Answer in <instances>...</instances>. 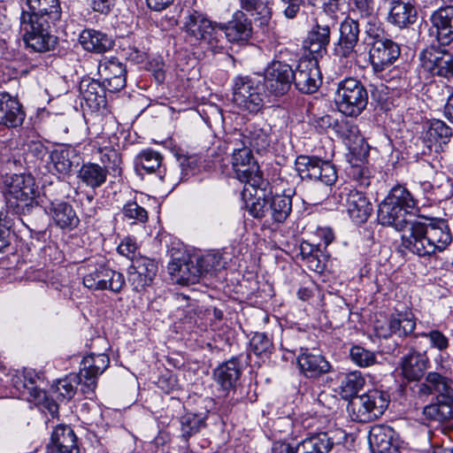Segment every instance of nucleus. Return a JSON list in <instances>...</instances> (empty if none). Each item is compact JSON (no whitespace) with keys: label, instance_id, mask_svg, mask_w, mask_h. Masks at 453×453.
<instances>
[{"label":"nucleus","instance_id":"nucleus-1","mask_svg":"<svg viewBox=\"0 0 453 453\" xmlns=\"http://www.w3.org/2000/svg\"><path fill=\"white\" fill-rule=\"evenodd\" d=\"M409 214L384 198L378 209V221L402 232V246L421 257L443 251L451 242L452 235L444 221L426 223L408 219Z\"/></svg>","mask_w":453,"mask_h":453},{"label":"nucleus","instance_id":"nucleus-2","mask_svg":"<svg viewBox=\"0 0 453 453\" xmlns=\"http://www.w3.org/2000/svg\"><path fill=\"white\" fill-rule=\"evenodd\" d=\"M0 188L6 212L17 215L28 228L37 227L44 211L37 200L39 188L30 173L6 174L2 177Z\"/></svg>","mask_w":453,"mask_h":453},{"label":"nucleus","instance_id":"nucleus-3","mask_svg":"<svg viewBox=\"0 0 453 453\" xmlns=\"http://www.w3.org/2000/svg\"><path fill=\"white\" fill-rule=\"evenodd\" d=\"M225 144V153L230 154V163L235 178L256 189H265L267 182L253 158L251 149L243 141V135L234 132L227 135Z\"/></svg>","mask_w":453,"mask_h":453},{"label":"nucleus","instance_id":"nucleus-4","mask_svg":"<svg viewBox=\"0 0 453 453\" xmlns=\"http://www.w3.org/2000/svg\"><path fill=\"white\" fill-rule=\"evenodd\" d=\"M57 21L45 16L21 14L20 28L27 47L35 52H46L53 49L57 37L52 35L51 27Z\"/></svg>","mask_w":453,"mask_h":453},{"label":"nucleus","instance_id":"nucleus-5","mask_svg":"<svg viewBox=\"0 0 453 453\" xmlns=\"http://www.w3.org/2000/svg\"><path fill=\"white\" fill-rule=\"evenodd\" d=\"M389 403L388 393L372 389L353 397L347 411L351 420L360 423L371 422L383 415Z\"/></svg>","mask_w":453,"mask_h":453},{"label":"nucleus","instance_id":"nucleus-6","mask_svg":"<svg viewBox=\"0 0 453 453\" xmlns=\"http://www.w3.org/2000/svg\"><path fill=\"white\" fill-rule=\"evenodd\" d=\"M334 101L345 116L357 117L367 106L368 92L360 81L346 78L337 84Z\"/></svg>","mask_w":453,"mask_h":453},{"label":"nucleus","instance_id":"nucleus-7","mask_svg":"<svg viewBox=\"0 0 453 453\" xmlns=\"http://www.w3.org/2000/svg\"><path fill=\"white\" fill-rule=\"evenodd\" d=\"M260 82L249 77L238 76L233 86V103L244 112L256 114L264 106Z\"/></svg>","mask_w":453,"mask_h":453},{"label":"nucleus","instance_id":"nucleus-8","mask_svg":"<svg viewBox=\"0 0 453 453\" xmlns=\"http://www.w3.org/2000/svg\"><path fill=\"white\" fill-rule=\"evenodd\" d=\"M124 275L112 270L104 262L88 265V273L83 276V285L91 290H109L119 294L125 287Z\"/></svg>","mask_w":453,"mask_h":453},{"label":"nucleus","instance_id":"nucleus-9","mask_svg":"<svg viewBox=\"0 0 453 453\" xmlns=\"http://www.w3.org/2000/svg\"><path fill=\"white\" fill-rule=\"evenodd\" d=\"M295 165L303 180H314L326 186H332L338 178L335 166L318 157L300 155L296 157Z\"/></svg>","mask_w":453,"mask_h":453},{"label":"nucleus","instance_id":"nucleus-10","mask_svg":"<svg viewBox=\"0 0 453 453\" xmlns=\"http://www.w3.org/2000/svg\"><path fill=\"white\" fill-rule=\"evenodd\" d=\"M293 79L294 70L289 65L274 61L265 70L264 85L270 95L281 96L289 90Z\"/></svg>","mask_w":453,"mask_h":453},{"label":"nucleus","instance_id":"nucleus-11","mask_svg":"<svg viewBox=\"0 0 453 453\" xmlns=\"http://www.w3.org/2000/svg\"><path fill=\"white\" fill-rule=\"evenodd\" d=\"M339 196L353 222L359 225L367 221L372 212V204L362 191L344 187Z\"/></svg>","mask_w":453,"mask_h":453},{"label":"nucleus","instance_id":"nucleus-12","mask_svg":"<svg viewBox=\"0 0 453 453\" xmlns=\"http://www.w3.org/2000/svg\"><path fill=\"white\" fill-rule=\"evenodd\" d=\"M420 60L431 73L448 79L453 77V55L445 49L426 48L421 52Z\"/></svg>","mask_w":453,"mask_h":453},{"label":"nucleus","instance_id":"nucleus-13","mask_svg":"<svg viewBox=\"0 0 453 453\" xmlns=\"http://www.w3.org/2000/svg\"><path fill=\"white\" fill-rule=\"evenodd\" d=\"M293 83L303 94L315 93L322 83L320 70L316 59H301L294 71Z\"/></svg>","mask_w":453,"mask_h":453},{"label":"nucleus","instance_id":"nucleus-14","mask_svg":"<svg viewBox=\"0 0 453 453\" xmlns=\"http://www.w3.org/2000/svg\"><path fill=\"white\" fill-rule=\"evenodd\" d=\"M157 272V265L153 259L139 256L128 268L127 279L134 291H142L150 286Z\"/></svg>","mask_w":453,"mask_h":453},{"label":"nucleus","instance_id":"nucleus-15","mask_svg":"<svg viewBox=\"0 0 453 453\" xmlns=\"http://www.w3.org/2000/svg\"><path fill=\"white\" fill-rule=\"evenodd\" d=\"M98 73L104 88L110 92H118L126 87V65L116 58H105L99 63Z\"/></svg>","mask_w":453,"mask_h":453},{"label":"nucleus","instance_id":"nucleus-16","mask_svg":"<svg viewBox=\"0 0 453 453\" xmlns=\"http://www.w3.org/2000/svg\"><path fill=\"white\" fill-rule=\"evenodd\" d=\"M399 56V45L388 38L375 42L369 50V61L375 73L391 65Z\"/></svg>","mask_w":453,"mask_h":453},{"label":"nucleus","instance_id":"nucleus-17","mask_svg":"<svg viewBox=\"0 0 453 453\" xmlns=\"http://www.w3.org/2000/svg\"><path fill=\"white\" fill-rule=\"evenodd\" d=\"M359 24L353 19H345L340 27V39L336 53L340 57L353 58L358 63V58L361 54H357L355 50L359 39Z\"/></svg>","mask_w":453,"mask_h":453},{"label":"nucleus","instance_id":"nucleus-18","mask_svg":"<svg viewBox=\"0 0 453 453\" xmlns=\"http://www.w3.org/2000/svg\"><path fill=\"white\" fill-rule=\"evenodd\" d=\"M368 442L372 453H394L398 448L395 431L386 425L373 426L368 435Z\"/></svg>","mask_w":453,"mask_h":453},{"label":"nucleus","instance_id":"nucleus-19","mask_svg":"<svg viewBox=\"0 0 453 453\" xmlns=\"http://www.w3.org/2000/svg\"><path fill=\"white\" fill-rule=\"evenodd\" d=\"M26 112L17 97L7 92H0V125L8 128L20 127Z\"/></svg>","mask_w":453,"mask_h":453},{"label":"nucleus","instance_id":"nucleus-20","mask_svg":"<svg viewBox=\"0 0 453 453\" xmlns=\"http://www.w3.org/2000/svg\"><path fill=\"white\" fill-rule=\"evenodd\" d=\"M47 449L49 453H80L78 438L73 428L67 425H58Z\"/></svg>","mask_w":453,"mask_h":453},{"label":"nucleus","instance_id":"nucleus-21","mask_svg":"<svg viewBox=\"0 0 453 453\" xmlns=\"http://www.w3.org/2000/svg\"><path fill=\"white\" fill-rule=\"evenodd\" d=\"M222 29L226 40L232 43L246 42L252 35L251 20L242 11L235 12L230 20L223 23Z\"/></svg>","mask_w":453,"mask_h":453},{"label":"nucleus","instance_id":"nucleus-22","mask_svg":"<svg viewBox=\"0 0 453 453\" xmlns=\"http://www.w3.org/2000/svg\"><path fill=\"white\" fill-rule=\"evenodd\" d=\"M333 19H324L321 17L315 19V25L309 31L305 40L306 48L311 53L325 51L330 42V30L334 26Z\"/></svg>","mask_w":453,"mask_h":453},{"label":"nucleus","instance_id":"nucleus-23","mask_svg":"<svg viewBox=\"0 0 453 453\" xmlns=\"http://www.w3.org/2000/svg\"><path fill=\"white\" fill-rule=\"evenodd\" d=\"M452 136V129L444 121L432 119L423 135V142L430 151L436 153L442 150Z\"/></svg>","mask_w":453,"mask_h":453},{"label":"nucleus","instance_id":"nucleus-24","mask_svg":"<svg viewBox=\"0 0 453 453\" xmlns=\"http://www.w3.org/2000/svg\"><path fill=\"white\" fill-rule=\"evenodd\" d=\"M431 22L435 29L436 38L441 45L453 41V6L447 5L431 15Z\"/></svg>","mask_w":453,"mask_h":453},{"label":"nucleus","instance_id":"nucleus-25","mask_svg":"<svg viewBox=\"0 0 453 453\" xmlns=\"http://www.w3.org/2000/svg\"><path fill=\"white\" fill-rule=\"evenodd\" d=\"M185 32L196 41L211 26V20L205 13L193 7L183 8L180 11Z\"/></svg>","mask_w":453,"mask_h":453},{"label":"nucleus","instance_id":"nucleus-26","mask_svg":"<svg viewBox=\"0 0 453 453\" xmlns=\"http://www.w3.org/2000/svg\"><path fill=\"white\" fill-rule=\"evenodd\" d=\"M168 271L182 285L195 284L200 279V271L194 256L173 260L168 265Z\"/></svg>","mask_w":453,"mask_h":453},{"label":"nucleus","instance_id":"nucleus-27","mask_svg":"<svg viewBox=\"0 0 453 453\" xmlns=\"http://www.w3.org/2000/svg\"><path fill=\"white\" fill-rule=\"evenodd\" d=\"M80 95L86 104L93 111L105 104L104 83L91 78H83L79 85Z\"/></svg>","mask_w":453,"mask_h":453},{"label":"nucleus","instance_id":"nucleus-28","mask_svg":"<svg viewBox=\"0 0 453 453\" xmlns=\"http://www.w3.org/2000/svg\"><path fill=\"white\" fill-rule=\"evenodd\" d=\"M297 364L301 372L307 378L318 377L330 370V365L323 356L313 354L307 349L298 355Z\"/></svg>","mask_w":453,"mask_h":453},{"label":"nucleus","instance_id":"nucleus-29","mask_svg":"<svg viewBox=\"0 0 453 453\" xmlns=\"http://www.w3.org/2000/svg\"><path fill=\"white\" fill-rule=\"evenodd\" d=\"M242 374V367L237 357L219 365L213 372L215 380L224 390L234 388Z\"/></svg>","mask_w":453,"mask_h":453},{"label":"nucleus","instance_id":"nucleus-30","mask_svg":"<svg viewBox=\"0 0 453 453\" xmlns=\"http://www.w3.org/2000/svg\"><path fill=\"white\" fill-rule=\"evenodd\" d=\"M388 21L395 27L403 28L413 24L417 19V11L410 4L401 0H390Z\"/></svg>","mask_w":453,"mask_h":453},{"label":"nucleus","instance_id":"nucleus-31","mask_svg":"<svg viewBox=\"0 0 453 453\" xmlns=\"http://www.w3.org/2000/svg\"><path fill=\"white\" fill-rule=\"evenodd\" d=\"M50 161L54 170L63 175H69L74 166L80 164V156L73 147L56 149L50 153Z\"/></svg>","mask_w":453,"mask_h":453},{"label":"nucleus","instance_id":"nucleus-32","mask_svg":"<svg viewBox=\"0 0 453 453\" xmlns=\"http://www.w3.org/2000/svg\"><path fill=\"white\" fill-rule=\"evenodd\" d=\"M50 211L56 226L63 230H73L80 223V219L73 206L66 202L51 203Z\"/></svg>","mask_w":453,"mask_h":453},{"label":"nucleus","instance_id":"nucleus-33","mask_svg":"<svg viewBox=\"0 0 453 453\" xmlns=\"http://www.w3.org/2000/svg\"><path fill=\"white\" fill-rule=\"evenodd\" d=\"M79 42L84 50L95 53L106 52L114 44L113 40L110 36L95 29L83 30L80 35Z\"/></svg>","mask_w":453,"mask_h":453},{"label":"nucleus","instance_id":"nucleus-34","mask_svg":"<svg viewBox=\"0 0 453 453\" xmlns=\"http://www.w3.org/2000/svg\"><path fill=\"white\" fill-rule=\"evenodd\" d=\"M334 441L327 433L312 434L301 441L295 448V453H328Z\"/></svg>","mask_w":453,"mask_h":453},{"label":"nucleus","instance_id":"nucleus-35","mask_svg":"<svg viewBox=\"0 0 453 453\" xmlns=\"http://www.w3.org/2000/svg\"><path fill=\"white\" fill-rule=\"evenodd\" d=\"M429 364L426 355L412 352L402 360V373L408 380H418L425 373Z\"/></svg>","mask_w":453,"mask_h":453},{"label":"nucleus","instance_id":"nucleus-36","mask_svg":"<svg viewBox=\"0 0 453 453\" xmlns=\"http://www.w3.org/2000/svg\"><path fill=\"white\" fill-rule=\"evenodd\" d=\"M295 192L277 194L269 199L270 219L275 223H283L292 211V195Z\"/></svg>","mask_w":453,"mask_h":453},{"label":"nucleus","instance_id":"nucleus-37","mask_svg":"<svg viewBox=\"0 0 453 453\" xmlns=\"http://www.w3.org/2000/svg\"><path fill=\"white\" fill-rule=\"evenodd\" d=\"M271 128L267 126L265 127L257 125H250L245 129V133H241L243 135V141L246 145L249 144L250 149L255 150L257 153L265 151L271 143Z\"/></svg>","mask_w":453,"mask_h":453},{"label":"nucleus","instance_id":"nucleus-38","mask_svg":"<svg viewBox=\"0 0 453 453\" xmlns=\"http://www.w3.org/2000/svg\"><path fill=\"white\" fill-rule=\"evenodd\" d=\"M162 156L152 150H142L134 158V165L137 172L144 171L147 173H157L163 180L165 171L162 170Z\"/></svg>","mask_w":453,"mask_h":453},{"label":"nucleus","instance_id":"nucleus-39","mask_svg":"<svg viewBox=\"0 0 453 453\" xmlns=\"http://www.w3.org/2000/svg\"><path fill=\"white\" fill-rule=\"evenodd\" d=\"M28 10H23L21 14H35L45 16L52 20H59L61 8L58 0H27Z\"/></svg>","mask_w":453,"mask_h":453},{"label":"nucleus","instance_id":"nucleus-40","mask_svg":"<svg viewBox=\"0 0 453 453\" xmlns=\"http://www.w3.org/2000/svg\"><path fill=\"white\" fill-rule=\"evenodd\" d=\"M108 170L96 163H85L79 170L78 177L91 188L101 187L107 179Z\"/></svg>","mask_w":453,"mask_h":453},{"label":"nucleus","instance_id":"nucleus-41","mask_svg":"<svg viewBox=\"0 0 453 453\" xmlns=\"http://www.w3.org/2000/svg\"><path fill=\"white\" fill-rule=\"evenodd\" d=\"M385 198L389 200L393 204L401 208L408 213L409 216L412 215L414 211L418 209V201L413 195L402 185L393 187Z\"/></svg>","mask_w":453,"mask_h":453},{"label":"nucleus","instance_id":"nucleus-42","mask_svg":"<svg viewBox=\"0 0 453 453\" xmlns=\"http://www.w3.org/2000/svg\"><path fill=\"white\" fill-rule=\"evenodd\" d=\"M388 327L392 334L399 337L407 336L412 334L416 327L414 315L410 311L392 314Z\"/></svg>","mask_w":453,"mask_h":453},{"label":"nucleus","instance_id":"nucleus-43","mask_svg":"<svg viewBox=\"0 0 453 453\" xmlns=\"http://www.w3.org/2000/svg\"><path fill=\"white\" fill-rule=\"evenodd\" d=\"M372 96L380 109L385 111L398 106L401 101L397 90L390 89L384 85L376 87L372 92Z\"/></svg>","mask_w":453,"mask_h":453},{"label":"nucleus","instance_id":"nucleus-44","mask_svg":"<svg viewBox=\"0 0 453 453\" xmlns=\"http://www.w3.org/2000/svg\"><path fill=\"white\" fill-rule=\"evenodd\" d=\"M110 358L106 354H90L86 356L81 362V371L98 378L109 366Z\"/></svg>","mask_w":453,"mask_h":453},{"label":"nucleus","instance_id":"nucleus-45","mask_svg":"<svg viewBox=\"0 0 453 453\" xmlns=\"http://www.w3.org/2000/svg\"><path fill=\"white\" fill-rule=\"evenodd\" d=\"M365 378L359 371L350 372L341 380V389L344 398L357 396V392L364 387Z\"/></svg>","mask_w":453,"mask_h":453},{"label":"nucleus","instance_id":"nucleus-46","mask_svg":"<svg viewBox=\"0 0 453 453\" xmlns=\"http://www.w3.org/2000/svg\"><path fill=\"white\" fill-rule=\"evenodd\" d=\"M200 277L211 274L224 267L222 257L219 252H210L201 257L194 256Z\"/></svg>","mask_w":453,"mask_h":453},{"label":"nucleus","instance_id":"nucleus-47","mask_svg":"<svg viewBox=\"0 0 453 453\" xmlns=\"http://www.w3.org/2000/svg\"><path fill=\"white\" fill-rule=\"evenodd\" d=\"M365 19H366L364 25L365 43L372 46L375 42L386 39L382 24L375 15Z\"/></svg>","mask_w":453,"mask_h":453},{"label":"nucleus","instance_id":"nucleus-48","mask_svg":"<svg viewBox=\"0 0 453 453\" xmlns=\"http://www.w3.org/2000/svg\"><path fill=\"white\" fill-rule=\"evenodd\" d=\"M451 403L438 400V403L430 404L424 408L423 414L429 420L443 422L453 417Z\"/></svg>","mask_w":453,"mask_h":453},{"label":"nucleus","instance_id":"nucleus-49","mask_svg":"<svg viewBox=\"0 0 453 453\" xmlns=\"http://www.w3.org/2000/svg\"><path fill=\"white\" fill-rule=\"evenodd\" d=\"M79 385V375L76 373H71L65 379L60 380L55 385V393L58 394V399H72L77 390Z\"/></svg>","mask_w":453,"mask_h":453},{"label":"nucleus","instance_id":"nucleus-50","mask_svg":"<svg viewBox=\"0 0 453 453\" xmlns=\"http://www.w3.org/2000/svg\"><path fill=\"white\" fill-rule=\"evenodd\" d=\"M222 27H223V23H218L216 21H211L209 28L206 29L204 33H203V35L198 39V41H202V42H205L214 51L223 49L222 33H224V32H223Z\"/></svg>","mask_w":453,"mask_h":453},{"label":"nucleus","instance_id":"nucleus-51","mask_svg":"<svg viewBox=\"0 0 453 453\" xmlns=\"http://www.w3.org/2000/svg\"><path fill=\"white\" fill-rule=\"evenodd\" d=\"M203 426H204V420L196 414L187 413L180 418L181 436L186 441L199 433Z\"/></svg>","mask_w":453,"mask_h":453},{"label":"nucleus","instance_id":"nucleus-52","mask_svg":"<svg viewBox=\"0 0 453 453\" xmlns=\"http://www.w3.org/2000/svg\"><path fill=\"white\" fill-rule=\"evenodd\" d=\"M349 357L359 367H369L376 363V354L359 345L350 348Z\"/></svg>","mask_w":453,"mask_h":453},{"label":"nucleus","instance_id":"nucleus-53","mask_svg":"<svg viewBox=\"0 0 453 453\" xmlns=\"http://www.w3.org/2000/svg\"><path fill=\"white\" fill-rule=\"evenodd\" d=\"M24 390L22 391V394L28 395V396L31 398L30 400H34L38 403L44 400L46 397L45 392L35 385V380L39 379L37 374H33L32 372H28L24 375Z\"/></svg>","mask_w":453,"mask_h":453},{"label":"nucleus","instance_id":"nucleus-54","mask_svg":"<svg viewBox=\"0 0 453 453\" xmlns=\"http://www.w3.org/2000/svg\"><path fill=\"white\" fill-rule=\"evenodd\" d=\"M250 345L257 356L270 354L273 347L272 340L264 333H256L250 339Z\"/></svg>","mask_w":453,"mask_h":453},{"label":"nucleus","instance_id":"nucleus-55","mask_svg":"<svg viewBox=\"0 0 453 453\" xmlns=\"http://www.w3.org/2000/svg\"><path fill=\"white\" fill-rule=\"evenodd\" d=\"M125 219L132 220V223H145L148 220L147 211L136 202H127L122 209Z\"/></svg>","mask_w":453,"mask_h":453},{"label":"nucleus","instance_id":"nucleus-56","mask_svg":"<svg viewBox=\"0 0 453 453\" xmlns=\"http://www.w3.org/2000/svg\"><path fill=\"white\" fill-rule=\"evenodd\" d=\"M13 226L12 219L7 212H0V252L10 245L11 229Z\"/></svg>","mask_w":453,"mask_h":453},{"label":"nucleus","instance_id":"nucleus-57","mask_svg":"<svg viewBox=\"0 0 453 453\" xmlns=\"http://www.w3.org/2000/svg\"><path fill=\"white\" fill-rule=\"evenodd\" d=\"M334 130L341 138L348 140L356 137L358 134L357 126L344 118L340 120L336 119Z\"/></svg>","mask_w":453,"mask_h":453},{"label":"nucleus","instance_id":"nucleus-58","mask_svg":"<svg viewBox=\"0 0 453 453\" xmlns=\"http://www.w3.org/2000/svg\"><path fill=\"white\" fill-rule=\"evenodd\" d=\"M303 260L307 267L315 273H323L325 270V262L320 258V255L318 250L313 251L311 250L309 252H305L304 248H302Z\"/></svg>","mask_w":453,"mask_h":453},{"label":"nucleus","instance_id":"nucleus-59","mask_svg":"<svg viewBox=\"0 0 453 453\" xmlns=\"http://www.w3.org/2000/svg\"><path fill=\"white\" fill-rule=\"evenodd\" d=\"M79 385H81V391L87 398H92L97 386V378L89 374H85V372L80 371Z\"/></svg>","mask_w":453,"mask_h":453},{"label":"nucleus","instance_id":"nucleus-60","mask_svg":"<svg viewBox=\"0 0 453 453\" xmlns=\"http://www.w3.org/2000/svg\"><path fill=\"white\" fill-rule=\"evenodd\" d=\"M269 199L258 197L248 208L250 214L256 219L270 218Z\"/></svg>","mask_w":453,"mask_h":453},{"label":"nucleus","instance_id":"nucleus-61","mask_svg":"<svg viewBox=\"0 0 453 453\" xmlns=\"http://www.w3.org/2000/svg\"><path fill=\"white\" fill-rule=\"evenodd\" d=\"M117 250L121 256L127 257L132 263L134 259H136L139 257L136 256L138 246L135 241L131 237L124 238L119 244Z\"/></svg>","mask_w":453,"mask_h":453},{"label":"nucleus","instance_id":"nucleus-62","mask_svg":"<svg viewBox=\"0 0 453 453\" xmlns=\"http://www.w3.org/2000/svg\"><path fill=\"white\" fill-rule=\"evenodd\" d=\"M423 337L429 339L431 346L443 351L449 347V339L439 330H432L428 333L422 334Z\"/></svg>","mask_w":453,"mask_h":453},{"label":"nucleus","instance_id":"nucleus-63","mask_svg":"<svg viewBox=\"0 0 453 453\" xmlns=\"http://www.w3.org/2000/svg\"><path fill=\"white\" fill-rule=\"evenodd\" d=\"M99 153L100 159L104 164L103 167L108 170L109 168L114 169L119 165L120 157L116 150L111 148L100 149Z\"/></svg>","mask_w":453,"mask_h":453},{"label":"nucleus","instance_id":"nucleus-64","mask_svg":"<svg viewBox=\"0 0 453 453\" xmlns=\"http://www.w3.org/2000/svg\"><path fill=\"white\" fill-rule=\"evenodd\" d=\"M447 378L438 372H429L426 378V383L420 386V391L424 394H432Z\"/></svg>","mask_w":453,"mask_h":453}]
</instances>
